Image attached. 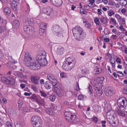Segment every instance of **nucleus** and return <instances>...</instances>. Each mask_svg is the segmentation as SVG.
<instances>
[{
    "label": "nucleus",
    "mask_w": 127,
    "mask_h": 127,
    "mask_svg": "<svg viewBox=\"0 0 127 127\" xmlns=\"http://www.w3.org/2000/svg\"><path fill=\"white\" fill-rule=\"evenodd\" d=\"M95 70L96 72L98 73H100L101 72V69L100 68H99L97 67L95 68Z\"/></svg>",
    "instance_id": "680f3d73"
},
{
    "label": "nucleus",
    "mask_w": 127,
    "mask_h": 127,
    "mask_svg": "<svg viewBox=\"0 0 127 127\" xmlns=\"http://www.w3.org/2000/svg\"><path fill=\"white\" fill-rule=\"evenodd\" d=\"M40 93L41 94V95L42 96L45 97H46L47 96V95L43 91L40 90Z\"/></svg>",
    "instance_id": "37998d69"
},
{
    "label": "nucleus",
    "mask_w": 127,
    "mask_h": 127,
    "mask_svg": "<svg viewBox=\"0 0 127 127\" xmlns=\"http://www.w3.org/2000/svg\"><path fill=\"white\" fill-rule=\"evenodd\" d=\"M35 62L40 64V67L46 66L48 64L46 59V53L44 50H42L36 57Z\"/></svg>",
    "instance_id": "7ed1b4c3"
},
{
    "label": "nucleus",
    "mask_w": 127,
    "mask_h": 127,
    "mask_svg": "<svg viewBox=\"0 0 127 127\" xmlns=\"http://www.w3.org/2000/svg\"><path fill=\"white\" fill-rule=\"evenodd\" d=\"M31 124L34 127H41L42 122L40 118L36 116L32 117L31 119Z\"/></svg>",
    "instance_id": "0eeeda50"
},
{
    "label": "nucleus",
    "mask_w": 127,
    "mask_h": 127,
    "mask_svg": "<svg viewBox=\"0 0 127 127\" xmlns=\"http://www.w3.org/2000/svg\"><path fill=\"white\" fill-rule=\"evenodd\" d=\"M45 29H40L39 30V34L40 35H42L45 32Z\"/></svg>",
    "instance_id": "79ce46f5"
},
{
    "label": "nucleus",
    "mask_w": 127,
    "mask_h": 127,
    "mask_svg": "<svg viewBox=\"0 0 127 127\" xmlns=\"http://www.w3.org/2000/svg\"><path fill=\"white\" fill-rule=\"evenodd\" d=\"M3 11L5 15L7 16H8L11 13L10 9L7 7H6L4 8Z\"/></svg>",
    "instance_id": "5701e85b"
},
{
    "label": "nucleus",
    "mask_w": 127,
    "mask_h": 127,
    "mask_svg": "<svg viewBox=\"0 0 127 127\" xmlns=\"http://www.w3.org/2000/svg\"><path fill=\"white\" fill-rule=\"evenodd\" d=\"M124 97L119 98L118 100L117 104L120 108H124V111L127 113V100Z\"/></svg>",
    "instance_id": "423d86ee"
},
{
    "label": "nucleus",
    "mask_w": 127,
    "mask_h": 127,
    "mask_svg": "<svg viewBox=\"0 0 127 127\" xmlns=\"http://www.w3.org/2000/svg\"><path fill=\"white\" fill-rule=\"evenodd\" d=\"M79 85L78 84H77L75 87V89L77 91H78L79 90Z\"/></svg>",
    "instance_id": "bf43d9fd"
},
{
    "label": "nucleus",
    "mask_w": 127,
    "mask_h": 127,
    "mask_svg": "<svg viewBox=\"0 0 127 127\" xmlns=\"http://www.w3.org/2000/svg\"><path fill=\"white\" fill-rule=\"evenodd\" d=\"M19 25V22L18 20H14L12 23L13 26L16 29L18 28Z\"/></svg>",
    "instance_id": "aec40b11"
},
{
    "label": "nucleus",
    "mask_w": 127,
    "mask_h": 127,
    "mask_svg": "<svg viewBox=\"0 0 127 127\" xmlns=\"http://www.w3.org/2000/svg\"><path fill=\"white\" fill-rule=\"evenodd\" d=\"M31 81L32 83L35 85L39 84L40 77L38 76H32L31 77Z\"/></svg>",
    "instance_id": "4468645a"
},
{
    "label": "nucleus",
    "mask_w": 127,
    "mask_h": 127,
    "mask_svg": "<svg viewBox=\"0 0 127 127\" xmlns=\"http://www.w3.org/2000/svg\"><path fill=\"white\" fill-rule=\"evenodd\" d=\"M10 57L11 59V61L12 63L13 64H15L17 63V62L14 59H13V58L11 56Z\"/></svg>",
    "instance_id": "69168bd1"
},
{
    "label": "nucleus",
    "mask_w": 127,
    "mask_h": 127,
    "mask_svg": "<svg viewBox=\"0 0 127 127\" xmlns=\"http://www.w3.org/2000/svg\"><path fill=\"white\" fill-rule=\"evenodd\" d=\"M11 6L13 9L16 11L18 10V5L19 4V0H10Z\"/></svg>",
    "instance_id": "ddd939ff"
},
{
    "label": "nucleus",
    "mask_w": 127,
    "mask_h": 127,
    "mask_svg": "<svg viewBox=\"0 0 127 127\" xmlns=\"http://www.w3.org/2000/svg\"><path fill=\"white\" fill-rule=\"evenodd\" d=\"M17 75L19 76L21 78H23L24 79L26 78V76L27 75L26 74H25L24 73H19L17 74Z\"/></svg>",
    "instance_id": "c756f323"
},
{
    "label": "nucleus",
    "mask_w": 127,
    "mask_h": 127,
    "mask_svg": "<svg viewBox=\"0 0 127 127\" xmlns=\"http://www.w3.org/2000/svg\"><path fill=\"white\" fill-rule=\"evenodd\" d=\"M88 78L85 76H83L81 77V79L84 81H85L87 80H88Z\"/></svg>",
    "instance_id": "3c124183"
},
{
    "label": "nucleus",
    "mask_w": 127,
    "mask_h": 127,
    "mask_svg": "<svg viewBox=\"0 0 127 127\" xmlns=\"http://www.w3.org/2000/svg\"><path fill=\"white\" fill-rule=\"evenodd\" d=\"M104 91L106 95L108 96H111L113 95V90L111 87H107L104 90Z\"/></svg>",
    "instance_id": "dca6fc26"
},
{
    "label": "nucleus",
    "mask_w": 127,
    "mask_h": 127,
    "mask_svg": "<svg viewBox=\"0 0 127 127\" xmlns=\"http://www.w3.org/2000/svg\"><path fill=\"white\" fill-rule=\"evenodd\" d=\"M64 49L62 47L58 48L57 50V54L59 55H62L64 53Z\"/></svg>",
    "instance_id": "412c9836"
},
{
    "label": "nucleus",
    "mask_w": 127,
    "mask_h": 127,
    "mask_svg": "<svg viewBox=\"0 0 127 127\" xmlns=\"http://www.w3.org/2000/svg\"><path fill=\"white\" fill-rule=\"evenodd\" d=\"M44 87L46 89H50L51 88V85L50 82L47 81L45 83Z\"/></svg>",
    "instance_id": "a878e982"
},
{
    "label": "nucleus",
    "mask_w": 127,
    "mask_h": 127,
    "mask_svg": "<svg viewBox=\"0 0 127 127\" xmlns=\"http://www.w3.org/2000/svg\"><path fill=\"white\" fill-rule=\"evenodd\" d=\"M110 20L111 22H112L113 24L114 25H115V26H116V25L117 24V23L115 19H114L112 18H111L110 19Z\"/></svg>",
    "instance_id": "49530a36"
},
{
    "label": "nucleus",
    "mask_w": 127,
    "mask_h": 127,
    "mask_svg": "<svg viewBox=\"0 0 127 127\" xmlns=\"http://www.w3.org/2000/svg\"><path fill=\"white\" fill-rule=\"evenodd\" d=\"M112 59L111 58V60H110V63L112 65V68L113 67L114 68H115V63L116 62L115 61H114L113 62L112 61Z\"/></svg>",
    "instance_id": "a18cd8bd"
},
{
    "label": "nucleus",
    "mask_w": 127,
    "mask_h": 127,
    "mask_svg": "<svg viewBox=\"0 0 127 127\" xmlns=\"http://www.w3.org/2000/svg\"><path fill=\"white\" fill-rule=\"evenodd\" d=\"M119 2L120 5L123 6H125L127 4V2L125 0H120Z\"/></svg>",
    "instance_id": "2f4dec72"
},
{
    "label": "nucleus",
    "mask_w": 127,
    "mask_h": 127,
    "mask_svg": "<svg viewBox=\"0 0 127 127\" xmlns=\"http://www.w3.org/2000/svg\"><path fill=\"white\" fill-rule=\"evenodd\" d=\"M92 120L94 123H96L98 121V119L97 117H93L92 118Z\"/></svg>",
    "instance_id": "ea45409f"
},
{
    "label": "nucleus",
    "mask_w": 127,
    "mask_h": 127,
    "mask_svg": "<svg viewBox=\"0 0 127 127\" xmlns=\"http://www.w3.org/2000/svg\"><path fill=\"white\" fill-rule=\"evenodd\" d=\"M57 94L60 97H62L64 95V91L61 88L56 92Z\"/></svg>",
    "instance_id": "4be33fe9"
},
{
    "label": "nucleus",
    "mask_w": 127,
    "mask_h": 127,
    "mask_svg": "<svg viewBox=\"0 0 127 127\" xmlns=\"http://www.w3.org/2000/svg\"><path fill=\"white\" fill-rule=\"evenodd\" d=\"M108 121L111 126L114 127H117L119 124L118 120L117 119V117L113 119V120H109Z\"/></svg>",
    "instance_id": "2eb2a0df"
},
{
    "label": "nucleus",
    "mask_w": 127,
    "mask_h": 127,
    "mask_svg": "<svg viewBox=\"0 0 127 127\" xmlns=\"http://www.w3.org/2000/svg\"><path fill=\"white\" fill-rule=\"evenodd\" d=\"M88 89L89 93L90 94V97L91 98H94L96 97V94H94V95L93 94L92 92L93 90L92 86L90 85V84H89Z\"/></svg>",
    "instance_id": "6ab92c4d"
},
{
    "label": "nucleus",
    "mask_w": 127,
    "mask_h": 127,
    "mask_svg": "<svg viewBox=\"0 0 127 127\" xmlns=\"http://www.w3.org/2000/svg\"><path fill=\"white\" fill-rule=\"evenodd\" d=\"M66 62L63 63L62 67L66 71H68L73 67L75 63V61L74 59L70 57L66 58Z\"/></svg>",
    "instance_id": "20e7f679"
},
{
    "label": "nucleus",
    "mask_w": 127,
    "mask_h": 127,
    "mask_svg": "<svg viewBox=\"0 0 127 127\" xmlns=\"http://www.w3.org/2000/svg\"><path fill=\"white\" fill-rule=\"evenodd\" d=\"M40 84L42 86L45 84L44 81L43 79H41L40 80Z\"/></svg>",
    "instance_id": "603ef678"
},
{
    "label": "nucleus",
    "mask_w": 127,
    "mask_h": 127,
    "mask_svg": "<svg viewBox=\"0 0 127 127\" xmlns=\"http://www.w3.org/2000/svg\"><path fill=\"white\" fill-rule=\"evenodd\" d=\"M106 117L108 121L109 120H112V118H115L117 116L114 111L112 109H110L106 113Z\"/></svg>",
    "instance_id": "9b49d317"
},
{
    "label": "nucleus",
    "mask_w": 127,
    "mask_h": 127,
    "mask_svg": "<svg viewBox=\"0 0 127 127\" xmlns=\"http://www.w3.org/2000/svg\"><path fill=\"white\" fill-rule=\"evenodd\" d=\"M94 21L97 25H99V24L100 22L99 21L98 18L97 17L95 18L94 19Z\"/></svg>",
    "instance_id": "4c0bfd02"
},
{
    "label": "nucleus",
    "mask_w": 127,
    "mask_h": 127,
    "mask_svg": "<svg viewBox=\"0 0 127 127\" xmlns=\"http://www.w3.org/2000/svg\"><path fill=\"white\" fill-rule=\"evenodd\" d=\"M52 31L56 36L59 37H63V30L61 27L57 25H53Z\"/></svg>",
    "instance_id": "6e6552de"
},
{
    "label": "nucleus",
    "mask_w": 127,
    "mask_h": 127,
    "mask_svg": "<svg viewBox=\"0 0 127 127\" xmlns=\"http://www.w3.org/2000/svg\"><path fill=\"white\" fill-rule=\"evenodd\" d=\"M74 36L76 39L79 41L82 40L85 36V34L81 27L77 26L72 30Z\"/></svg>",
    "instance_id": "f03ea898"
},
{
    "label": "nucleus",
    "mask_w": 127,
    "mask_h": 127,
    "mask_svg": "<svg viewBox=\"0 0 127 127\" xmlns=\"http://www.w3.org/2000/svg\"><path fill=\"white\" fill-rule=\"evenodd\" d=\"M50 2L57 6L59 7L61 6L62 4V0H49Z\"/></svg>",
    "instance_id": "f3484780"
},
{
    "label": "nucleus",
    "mask_w": 127,
    "mask_h": 127,
    "mask_svg": "<svg viewBox=\"0 0 127 127\" xmlns=\"http://www.w3.org/2000/svg\"><path fill=\"white\" fill-rule=\"evenodd\" d=\"M21 126L22 125L18 123H16L15 124V127H21Z\"/></svg>",
    "instance_id": "338daca9"
},
{
    "label": "nucleus",
    "mask_w": 127,
    "mask_h": 127,
    "mask_svg": "<svg viewBox=\"0 0 127 127\" xmlns=\"http://www.w3.org/2000/svg\"><path fill=\"white\" fill-rule=\"evenodd\" d=\"M24 25V30L26 33L32 35L34 33L35 30L33 27L27 25Z\"/></svg>",
    "instance_id": "9d476101"
},
{
    "label": "nucleus",
    "mask_w": 127,
    "mask_h": 127,
    "mask_svg": "<svg viewBox=\"0 0 127 127\" xmlns=\"http://www.w3.org/2000/svg\"><path fill=\"white\" fill-rule=\"evenodd\" d=\"M116 61L117 63H118L119 64H121V61L120 58H117Z\"/></svg>",
    "instance_id": "0e129e2a"
},
{
    "label": "nucleus",
    "mask_w": 127,
    "mask_h": 127,
    "mask_svg": "<svg viewBox=\"0 0 127 127\" xmlns=\"http://www.w3.org/2000/svg\"><path fill=\"white\" fill-rule=\"evenodd\" d=\"M89 1L90 3H89L88 4H91L92 5L95 2V0H89Z\"/></svg>",
    "instance_id": "774afa93"
},
{
    "label": "nucleus",
    "mask_w": 127,
    "mask_h": 127,
    "mask_svg": "<svg viewBox=\"0 0 127 127\" xmlns=\"http://www.w3.org/2000/svg\"><path fill=\"white\" fill-rule=\"evenodd\" d=\"M38 101L36 102L38 103V104H41L42 105H43V103L42 102V101L40 100L39 99H38Z\"/></svg>",
    "instance_id": "052dcab7"
},
{
    "label": "nucleus",
    "mask_w": 127,
    "mask_h": 127,
    "mask_svg": "<svg viewBox=\"0 0 127 127\" xmlns=\"http://www.w3.org/2000/svg\"><path fill=\"white\" fill-rule=\"evenodd\" d=\"M96 88V89H95V90H97V92L98 94V95L99 96H101L102 94L103 93L102 89H101V88L98 89V88Z\"/></svg>",
    "instance_id": "473e14b6"
},
{
    "label": "nucleus",
    "mask_w": 127,
    "mask_h": 127,
    "mask_svg": "<svg viewBox=\"0 0 127 127\" xmlns=\"http://www.w3.org/2000/svg\"><path fill=\"white\" fill-rule=\"evenodd\" d=\"M47 78L54 86V90L56 92L61 88L60 87V85L58 83L57 80L52 75L50 74H48Z\"/></svg>",
    "instance_id": "39448f33"
},
{
    "label": "nucleus",
    "mask_w": 127,
    "mask_h": 127,
    "mask_svg": "<svg viewBox=\"0 0 127 127\" xmlns=\"http://www.w3.org/2000/svg\"><path fill=\"white\" fill-rule=\"evenodd\" d=\"M6 28L5 27H2L0 26V33H1L6 30Z\"/></svg>",
    "instance_id": "f704fd0d"
},
{
    "label": "nucleus",
    "mask_w": 127,
    "mask_h": 127,
    "mask_svg": "<svg viewBox=\"0 0 127 127\" xmlns=\"http://www.w3.org/2000/svg\"><path fill=\"white\" fill-rule=\"evenodd\" d=\"M60 76L62 78H67V76L66 74L64 72L61 73H60Z\"/></svg>",
    "instance_id": "8fccbe9b"
},
{
    "label": "nucleus",
    "mask_w": 127,
    "mask_h": 127,
    "mask_svg": "<svg viewBox=\"0 0 127 127\" xmlns=\"http://www.w3.org/2000/svg\"><path fill=\"white\" fill-rule=\"evenodd\" d=\"M47 26L46 23H41L40 26V29H45L47 28Z\"/></svg>",
    "instance_id": "72a5a7b5"
},
{
    "label": "nucleus",
    "mask_w": 127,
    "mask_h": 127,
    "mask_svg": "<svg viewBox=\"0 0 127 127\" xmlns=\"http://www.w3.org/2000/svg\"><path fill=\"white\" fill-rule=\"evenodd\" d=\"M122 91L123 93L127 95V89L124 88H123Z\"/></svg>",
    "instance_id": "09e8293b"
},
{
    "label": "nucleus",
    "mask_w": 127,
    "mask_h": 127,
    "mask_svg": "<svg viewBox=\"0 0 127 127\" xmlns=\"http://www.w3.org/2000/svg\"><path fill=\"white\" fill-rule=\"evenodd\" d=\"M6 125L7 127H12V125L8 121L7 122Z\"/></svg>",
    "instance_id": "864d4df0"
},
{
    "label": "nucleus",
    "mask_w": 127,
    "mask_h": 127,
    "mask_svg": "<svg viewBox=\"0 0 127 127\" xmlns=\"http://www.w3.org/2000/svg\"><path fill=\"white\" fill-rule=\"evenodd\" d=\"M18 107L19 108H21L23 104L22 101L21 100L18 101Z\"/></svg>",
    "instance_id": "de8ad7c7"
},
{
    "label": "nucleus",
    "mask_w": 127,
    "mask_h": 127,
    "mask_svg": "<svg viewBox=\"0 0 127 127\" xmlns=\"http://www.w3.org/2000/svg\"><path fill=\"white\" fill-rule=\"evenodd\" d=\"M26 2H27V4L28 5L29 4L31 5L32 4L33 2L34 1V0H25Z\"/></svg>",
    "instance_id": "c9c22d12"
},
{
    "label": "nucleus",
    "mask_w": 127,
    "mask_h": 127,
    "mask_svg": "<svg viewBox=\"0 0 127 127\" xmlns=\"http://www.w3.org/2000/svg\"><path fill=\"white\" fill-rule=\"evenodd\" d=\"M31 97L32 98V99H33L34 100L36 101V102L37 101H38V98L35 95H32Z\"/></svg>",
    "instance_id": "e433bc0d"
},
{
    "label": "nucleus",
    "mask_w": 127,
    "mask_h": 127,
    "mask_svg": "<svg viewBox=\"0 0 127 127\" xmlns=\"http://www.w3.org/2000/svg\"><path fill=\"white\" fill-rule=\"evenodd\" d=\"M100 20L101 23H103L104 24H107L108 22L106 18L103 16H101Z\"/></svg>",
    "instance_id": "393cba45"
},
{
    "label": "nucleus",
    "mask_w": 127,
    "mask_h": 127,
    "mask_svg": "<svg viewBox=\"0 0 127 127\" xmlns=\"http://www.w3.org/2000/svg\"><path fill=\"white\" fill-rule=\"evenodd\" d=\"M93 108L95 112H99L100 107L98 105H94L93 106Z\"/></svg>",
    "instance_id": "c85d7f7f"
},
{
    "label": "nucleus",
    "mask_w": 127,
    "mask_h": 127,
    "mask_svg": "<svg viewBox=\"0 0 127 127\" xmlns=\"http://www.w3.org/2000/svg\"><path fill=\"white\" fill-rule=\"evenodd\" d=\"M85 26L87 28L89 29L90 28L91 25L89 23H86V24H85Z\"/></svg>",
    "instance_id": "6e6d98bb"
},
{
    "label": "nucleus",
    "mask_w": 127,
    "mask_h": 127,
    "mask_svg": "<svg viewBox=\"0 0 127 127\" xmlns=\"http://www.w3.org/2000/svg\"><path fill=\"white\" fill-rule=\"evenodd\" d=\"M40 13V11L39 9H38L37 10L35 11V13L37 15H39Z\"/></svg>",
    "instance_id": "13d9d810"
},
{
    "label": "nucleus",
    "mask_w": 127,
    "mask_h": 127,
    "mask_svg": "<svg viewBox=\"0 0 127 127\" xmlns=\"http://www.w3.org/2000/svg\"><path fill=\"white\" fill-rule=\"evenodd\" d=\"M118 73H119L121 75H119V74H117V75L119 77H122L124 76V74L122 72L120 71H118L117 72Z\"/></svg>",
    "instance_id": "4d7b16f0"
},
{
    "label": "nucleus",
    "mask_w": 127,
    "mask_h": 127,
    "mask_svg": "<svg viewBox=\"0 0 127 127\" xmlns=\"http://www.w3.org/2000/svg\"><path fill=\"white\" fill-rule=\"evenodd\" d=\"M1 79L3 83L7 85L9 84L8 79L7 78L3 77L1 78Z\"/></svg>",
    "instance_id": "cd10ccee"
},
{
    "label": "nucleus",
    "mask_w": 127,
    "mask_h": 127,
    "mask_svg": "<svg viewBox=\"0 0 127 127\" xmlns=\"http://www.w3.org/2000/svg\"><path fill=\"white\" fill-rule=\"evenodd\" d=\"M8 80L9 82V84L13 85L14 84V80L13 77H9L8 78Z\"/></svg>",
    "instance_id": "7c9ffc66"
},
{
    "label": "nucleus",
    "mask_w": 127,
    "mask_h": 127,
    "mask_svg": "<svg viewBox=\"0 0 127 127\" xmlns=\"http://www.w3.org/2000/svg\"><path fill=\"white\" fill-rule=\"evenodd\" d=\"M52 8L50 7H47L46 9H43L44 13L50 16L51 17H53L54 16V11Z\"/></svg>",
    "instance_id": "f8f14e48"
},
{
    "label": "nucleus",
    "mask_w": 127,
    "mask_h": 127,
    "mask_svg": "<svg viewBox=\"0 0 127 127\" xmlns=\"http://www.w3.org/2000/svg\"><path fill=\"white\" fill-rule=\"evenodd\" d=\"M88 70L86 68H84L82 71V73L84 75L88 73Z\"/></svg>",
    "instance_id": "a19ab883"
},
{
    "label": "nucleus",
    "mask_w": 127,
    "mask_h": 127,
    "mask_svg": "<svg viewBox=\"0 0 127 127\" xmlns=\"http://www.w3.org/2000/svg\"><path fill=\"white\" fill-rule=\"evenodd\" d=\"M24 58L25 64L31 69L36 70L40 68V64H38L37 62H35V61L33 62L32 56L30 54L25 55Z\"/></svg>",
    "instance_id": "f257e3e1"
},
{
    "label": "nucleus",
    "mask_w": 127,
    "mask_h": 127,
    "mask_svg": "<svg viewBox=\"0 0 127 127\" xmlns=\"http://www.w3.org/2000/svg\"><path fill=\"white\" fill-rule=\"evenodd\" d=\"M33 20L32 19H31L30 18H28L27 19V21L24 23V25H28L30 24H31L32 23Z\"/></svg>",
    "instance_id": "bb28decb"
},
{
    "label": "nucleus",
    "mask_w": 127,
    "mask_h": 127,
    "mask_svg": "<svg viewBox=\"0 0 127 127\" xmlns=\"http://www.w3.org/2000/svg\"><path fill=\"white\" fill-rule=\"evenodd\" d=\"M116 110L117 113L119 115L122 117L125 116V114L123 111H121L118 109H116Z\"/></svg>",
    "instance_id": "b1692460"
},
{
    "label": "nucleus",
    "mask_w": 127,
    "mask_h": 127,
    "mask_svg": "<svg viewBox=\"0 0 127 127\" xmlns=\"http://www.w3.org/2000/svg\"><path fill=\"white\" fill-rule=\"evenodd\" d=\"M78 99L80 100H83V96L82 95H79L78 97Z\"/></svg>",
    "instance_id": "5fc2aeb1"
},
{
    "label": "nucleus",
    "mask_w": 127,
    "mask_h": 127,
    "mask_svg": "<svg viewBox=\"0 0 127 127\" xmlns=\"http://www.w3.org/2000/svg\"><path fill=\"white\" fill-rule=\"evenodd\" d=\"M32 88L34 91H37V88L36 86H34L32 85L31 86Z\"/></svg>",
    "instance_id": "e2e57ef3"
},
{
    "label": "nucleus",
    "mask_w": 127,
    "mask_h": 127,
    "mask_svg": "<svg viewBox=\"0 0 127 127\" xmlns=\"http://www.w3.org/2000/svg\"><path fill=\"white\" fill-rule=\"evenodd\" d=\"M65 116L66 120L69 122L74 123L78 121L77 120L78 119L76 118L75 115H72L68 112L66 111L65 113Z\"/></svg>",
    "instance_id": "1a4fd4ad"
},
{
    "label": "nucleus",
    "mask_w": 127,
    "mask_h": 127,
    "mask_svg": "<svg viewBox=\"0 0 127 127\" xmlns=\"http://www.w3.org/2000/svg\"><path fill=\"white\" fill-rule=\"evenodd\" d=\"M56 97L55 95H51L50 96V100L52 101H54L56 98Z\"/></svg>",
    "instance_id": "c03bdc74"
},
{
    "label": "nucleus",
    "mask_w": 127,
    "mask_h": 127,
    "mask_svg": "<svg viewBox=\"0 0 127 127\" xmlns=\"http://www.w3.org/2000/svg\"><path fill=\"white\" fill-rule=\"evenodd\" d=\"M115 14L114 12L111 9L109 11L108 13V15L109 16H111L112 15H114Z\"/></svg>",
    "instance_id": "58836bf2"
},
{
    "label": "nucleus",
    "mask_w": 127,
    "mask_h": 127,
    "mask_svg": "<svg viewBox=\"0 0 127 127\" xmlns=\"http://www.w3.org/2000/svg\"><path fill=\"white\" fill-rule=\"evenodd\" d=\"M54 106H52L50 108H46L45 111L48 114L50 115L53 116L55 114L54 111Z\"/></svg>",
    "instance_id": "a211bd4d"
}]
</instances>
